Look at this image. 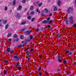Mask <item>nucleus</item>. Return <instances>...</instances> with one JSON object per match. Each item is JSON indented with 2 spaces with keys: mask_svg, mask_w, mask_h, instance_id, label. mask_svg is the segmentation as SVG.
<instances>
[{
  "mask_svg": "<svg viewBox=\"0 0 76 76\" xmlns=\"http://www.w3.org/2000/svg\"><path fill=\"white\" fill-rule=\"evenodd\" d=\"M69 22L71 23V24L72 26L73 25V23H74V20H73V16H70L69 18Z\"/></svg>",
  "mask_w": 76,
  "mask_h": 76,
  "instance_id": "f257e3e1",
  "label": "nucleus"
},
{
  "mask_svg": "<svg viewBox=\"0 0 76 76\" xmlns=\"http://www.w3.org/2000/svg\"><path fill=\"white\" fill-rule=\"evenodd\" d=\"M13 57L14 58H15V61H19V60H20V57H18L17 55L14 56Z\"/></svg>",
  "mask_w": 76,
  "mask_h": 76,
  "instance_id": "f03ea898",
  "label": "nucleus"
},
{
  "mask_svg": "<svg viewBox=\"0 0 76 76\" xmlns=\"http://www.w3.org/2000/svg\"><path fill=\"white\" fill-rule=\"evenodd\" d=\"M70 10H73V7H70L68 8V10H66V12H67L68 14H69L70 13Z\"/></svg>",
  "mask_w": 76,
  "mask_h": 76,
  "instance_id": "7ed1b4c3",
  "label": "nucleus"
},
{
  "mask_svg": "<svg viewBox=\"0 0 76 76\" xmlns=\"http://www.w3.org/2000/svg\"><path fill=\"white\" fill-rule=\"evenodd\" d=\"M65 53L68 55H72V52L71 51H69L68 50H66Z\"/></svg>",
  "mask_w": 76,
  "mask_h": 76,
  "instance_id": "20e7f679",
  "label": "nucleus"
},
{
  "mask_svg": "<svg viewBox=\"0 0 76 76\" xmlns=\"http://www.w3.org/2000/svg\"><path fill=\"white\" fill-rule=\"evenodd\" d=\"M22 6L20 5L18 6V7L17 8V10L18 11H20V10L22 9Z\"/></svg>",
  "mask_w": 76,
  "mask_h": 76,
  "instance_id": "39448f33",
  "label": "nucleus"
},
{
  "mask_svg": "<svg viewBox=\"0 0 76 76\" xmlns=\"http://www.w3.org/2000/svg\"><path fill=\"white\" fill-rule=\"evenodd\" d=\"M42 22L43 24H45L46 23H49V22L46 20H44Z\"/></svg>",
  "mask_w": 76,
  "mask_h": 76,
  "instance_id": "423d86ee",
  "label": "nucleus"
},
{
  "mask_svg": "<svg viewBox=\"0 0 76 76\" xmlns=\"http://www.w3.org/2000/svg\"><path fill=\"white\" fill-rule=\"evenodd\" d=\"M65 21L66 25H68V24H69V20L67 18H66L65 20Z\"/></svg>",
  "mask_w": 76,
  "mask_h": 76,
  "instance_id": "0eeeda50",
  "label": "nucleus"
},
{
  "mask_svg": "<svg viewBox=\"0 0 76 76\" xmlns=\"http://www.w3.org/2000/svg\"><path fill=\"white\" fill-rule=\"evenodd\" d=\"M19 39L18 38H17L16 39H14L12 41L14 42H18V41H19Z\"/></svg>",
  "mask_w": 76,
  "mask_h": 76,
  "instance_id": "6e6552de",
  "label": "nucleus"
},
{
  "mask_svg": "<svg viewBox=\"0 0 76 76\" xmlns=\"http://www.w3.org/2000/svg\"><path fill=\"white\" fill-rule=\"evenodd\" d=\"M16 17V18H18V19H19L20 18V15L19 13H18L17 14Z\"/></svg>",
  "mask_w": 76,
  "mask_h": 76,
  "instance_id": "1a4fd4ad",
  "label": "nucleus"
},
{
  "mask_svg": "<svg viewBox=\"0 0 76 76\" xmlns=\"http://www.w3.org/2000/svg\"><path fill=\"white\" fill-rule=\"evenodd\" d=\"M24 44L23 45L20 44L18 46V48H20L21 47H24Z\"/></svg>",
  "mask_w": 76,
  "mask_h": 76,
  "instance_id": "9d476101",
  "label": "nucleus"
},
{
  "mask_svg": "<svg viewBox=\"0 0 76 76\" xmlns=\"http://www.w3.org/2000/svg\"><path fill=\"white\" fill-rule=\"evenodd\" d=\"M57 4L58 6H61V1H60L58 0Z\"/></svg>",
  "mask_w": 76,
  "mask_h": 76,
  "instance_id": "9b49d317",
  "label": "nucleus"
},
{
  "mask_svg": "<svg viewBox=\"0 0 76 76\" xmlns=\"http://www.w3.org/2000/svg\"><path fill=\"white\" fill-rule=\"evenodd\" d=\"M30 9L31 10H33L34 9V6H31L30 8Z\"/></svg>",
  "mask_w": 76,
  "mask_h": 76,
  "instance_id": "f8f14e48",
  "label": "nucleus"
},
{
  "mask_svg": "<svg viewBox=\"0 0 76 76\" xmlns=\"http://www.w3.org/2000/svg\"><path fill=\"white\" fill-rule=\"evenodd\" d=\"M26 33L27 35H29V34H31V31H26Z\"/></svg>",
  "mask_w": 76,
  "mask_h": 76,
  "instance_id": "ddd939ff",
  "label": "nucleus"
},
{
  "mask_svg": "<svg viewBox=\"0 0 76 76\" xmlns=\"http://www.w3.org/2000/svg\"><path fill=\"white\" fill-rule=\"evenodd\" d=\"M54 11H57L58 10V8H57V7H54L53 9Z\"/></svg>",
  "mask_w": 76,
  "mask_h": 76,
  "instance_id": "4468645a",
  "label": "nucleus"
},
{
  "mask_svg": "<svg viewBox=\"0 0 76 76\" xmlns=\"http://www.w3.org/2000/svg\"><path fill=\"white\" fill-rule=\"evenodd\" d=\"M35 12L34 11H31L30 13L31 15H35Z\"/></svg>",
  "mask_w": 76,
  "mask_h": 76,
  "instance_id": "2eb2a0df",
  "label": "nucleus"
},
{
  "mask_svg": "<svg viewBox=\"0 0 76 76\" xmlns=\"http://www.w3.org/2000/svg\"><path fill=\"white\" fill-rule=\"evenodd\" d=\"M57 38L58 39H60V35L59 33L58 34H57Z\"/></svg>",
  "mask_w": 76,
  "mask_h": 76,
  "instance_id": "dca6fc26",
  "label": "nucleus"
},
{
  "mask_svg": "<svg viewBox=\"0 0 76 76\" xmlns=\"http://www.w3.org/2000/svg\"><path fill=\"white\" fill-rule=\"evenodd\" d=\"M12 3L14 6H15L16 4V0H14Z\"/></svg>",
  "mask_w": 76,
  "mask_h": 76,
  "instance_id": "f3484780",
  "label": "nucleus"
},
{
  "mask_svg": "<svg viewBox=\"0 0 76 76\" xmlns=\"http://www.w3.org/2000/svg\"><path fill=\"white\" fill-rule=\"evenodd\" d=\"M7 70H5L4 71V75H6V74H7Z\"/></svg>",
  "mask_w": 76,
  "mask_h": 76,
  "instance_id": "a211bd4d",
  "label": "nucleus"
},
{
  "mask_svg": "<svg viewBox=\"0 0 76 76\" xmlns=\"http://www.w3.org/2000/svg\"><path fill=\"white\" fill-rule=\"evenodd\" d=\"M41 15L43 17H45V14H44V12H42Z\"/></svg>",
  "mask_w": 76,
  "mask_h": 76,
  "instance_id": "6ab92c4d",
  "label": "nucleus"
},
{
  "mask_svg": "<svg viewBox=\"0 0 76 76\" xmlns=\"http://www.w3.org/2000/svg\"><path fill=\"white\" fill-rule=\"evenodd\" d=\"M10 51V48H8L7 49V51L8 53H9V51Z\"/></svg>",
  "mask_w": 76,
  "mask_h": 76,
  "instance_id": "aec40b11",
  "label": "nucleus"
},
{
  "mask_svg": "<svg viewBox=\"0 0 76 76\" xmlns=\"http://www.w3.org/2000/svg\"><path fill=\"white\" fill-rule=\"evenodd\" d=\"M13 38H18V35L16 34H15L13 37Z\"/></svg>",
  "mask_w": 76,
  "mask_h": 76,
  "instance_id": "412c9836",
  "label": "nucleus"
},
{
  "mask_svg": "<svg viewBox=\"0 0 76 76\" xmlns=\"http://www.w3.org/2000/svg\"><path fill=\"white\" fill-rule=\"evenodd\" d=\"M9 26V24H7L5 26V29H7L8 28V27Z\"/></svg>",
  "mask_w": 76,
  "mask_h": 76,
  "instance_id": "4be33fe9",
  "label": "nucleus"
},
{
  "mask_svg": "<svg viewBox=\"0 0 76 76\" xmlns=\"http://www.w3.org/2000/svg\"><path fill=\"white\" fill-rule=\"evenodd\" d=\"M12 36V34L11 33H10V34H8L7 36V38H9L10 37Z\"/></svg>",
  "mask_w": 76,
  "mask_h": 76,
  "instance_id": "5701e85b",
  "label": "nucleus"
},
{
  "mask_svg": "<svg viewBox=\"0 0 76 76\" xmlns=\"http://www.w3.org/2000/svg\"><path fill=\"white\" fill-rule=\"evenodd\" d=\"M26 54H27V56H29V55H30V54H31V52H29L27 53H26Z\"/></svg>",
  "mask_w": 76,
  "mask_h": 76,
  "instance_id": "b1692460",
  "label": "nucleus"
},
{
  "mask_svg": "<svg viewBox=\"0 0 76 76\" xmlns=\"http://www.w3.org/2000/svg\"><path fill=\"white\" fill-rule=\"evenodd\" d=\"M26 0H23L21 2L22 3L24 4L25 3V2H26Z\"/></svg>",
  "mask_w": 76,
  "mask_h": 76,
  "instance_id": "393cba45",
  "label": "nucleus"
},
{
  "mask_svg": "<svg viewBox=\"0 0 76 76\" xmlns=\"http://www.w3.org/2000/svg\"><path fill=\"white\" fill-rule=\"evenodd\" d=\"M58 62H60V63H61L63 61V60H61L60 59H58Z\"/></svg>",
  "mask_w": 76,
  "mask_h": 76,
  "instance_id": "a878e982",
  "label": "nucleus"
},
{
  "mask_svg": "<svg viewBox=\"0 0 76 76\" xmlns=\"http://www.w3.org/2000/svg\"><path fill=\"white\" fill-rule=\"evenodd\" d=\"M26 23V21H25L24 22L22 23H21V25H25Z\"/></svg>",
  "mask_w": 76,
  "mask_h": 76,
  "instance_id": "bb28decb",
  "label": "nucleus"
},
{
  "mask_svg": "<svg viewBox=\"0 0 76 76\" xmlns=\"http://www.w3.org/2000/svg\"><path fill=\"white\" fill-rule=\"evenodd\" d=\"M20 38L21 39H23V36L22 35H21L20 36Z\"/></svg>",
  "mask_w": 76,
  "mask_h": 76,
  "instance_id": "cd10ccee",
  "label": "nucleus"
},
{
  "mask_svg": "<svg viewBox=\"0 0 76 76\" xmlns=\"http://www.w3.org/2000/svg\"><path fill=\"white\" fill-rule=\"evenodd\" d=\"M58 60L59 59H60L61 58V56L60 55H59L58 56Z\"/></svg>",
  "mask_w": 76,
  "mask_h": 76,
  "instance_id": "c85d7f7f",
  "label": "nucleus"
},
{
  "mask_svg": "<svg viewBox=\"0 0 76 76\" xmlns=\"http://www.w3.org/2000/svg\"><path fill=\"white\" fill-rule=\"evenodd\" d=\"M14 53V50H11V53H10V54H13Z\"/></svg>",
  "mask_w": 76,
  "mask_h": 76,
  "instance_id": "c756f323",
  "label": "nucleus"
},
{
  "mask_svg": "<svg viewBox=\"0 0 76 76\" xmlns=\"http://www.w3.org/2000/svg\"><path fill=\"white\" fill-rule=\"evenodd\" d=\"M26 28H23L22 29V31H25V30L26 29Z\"/></svg>",
  "mask_w": 76,
  "mask_h": 76,
  "instance_id": "7c9ffc66",
  "label": "nucleus"
},
{
  "mask_svg": "<svg viewBox=\"0 0 76 76\" xmlns=\"http://www.w3.org/2000/svg\"><path fill=\"white\" fill-rule=\"evenodd\" d=\"M35 18H33L31 20V22H33V21H34L35 20Z\"/></svg>",
  "mask_w": 76,
  "mask_h": 76,
  "instance_id": "2f4dec72",
  "label": "nucleus"
},
{
  "mask_svg": "<svg viewBox=\"0 0 76 76\" xmlns=\"http://www.w3.org/2000/svg\"><path fill=\"white\" fill-rule=\"evenodd\" d=\"M3 22L4 24L5 23H6V22H7V20H3Z\"/></svg>",
  "mask_w": 76,
  "mask_h": 76,
  "instance_id": "473e14b6",
  "label": "nucleus"
},
{
  "mask_svg": "<svg viewBox=\"0 0 76 76\" xmlns=\"http://www.w3.org/2000/svg\"><path fill=\"white\" fill-rule=\"evenodd\" d=\"M30 39H33V36L32 35H31L30 36Z\"/></svg>",
  "mask_w": 76,
  "mask_h": 76,
  "instance_id": "72a5a7b5",
  "label": "nucleus"
},
{
  "mask_svg": "<svg viewBox=\"0 0 76 76\" xmlns=\"http://www.w3.org/2000/svg\"><path fill=\"white\" fill-rule=\"evenodd\" d=\"M28 19L29 20H30V19H31V17L30 16H28Z\"/></svg>",
  "mask_w": 76,
  "mask_h": 76,
  "instance_id": "f704fd0d",
  "label": "nucleus"
},
{
  "mask_svg": "<svg viewBox=\"0 0 76 76\" xmlns=\"http://www.w3.org/2000/svg\"><path fill=\"white\" fill-rule=\"evenodd\" d=\"M45 10L46 13H48V9H45Z\"/></svg>",
  "mask_w": 76,
  "mask_h": 76,
  "instance_id": "c9c22d12",
  "label": "nucleus"
},
{
  "mask_svg": "<svg viewBox=\"0 0 76 76\" xmlns=\"http://www.w3.org/2000/svg\"><path fill=\"white\" fill-rule=\"evenodd\" d=\"M21 68H22L21 67H18V70H21Z\"/></svg>",
  "mask_w": 76,
  "mask_h": 76,
  "instance_id": "e433bc0d",
  "label": "nucleus"
},
{
  "mask_svg": "<svg viewBox=\"0 0 76 76\" xmlns=\"http://www.w3.org/2000/svg\"><path fill=\"white\" fill-rule=\"evenodd\" d=\"M50 23H52V22H53V20H50L49 21H48Z\"/></svg>",
  "mask_w": 76,
  "mask_h": 76,
  "instance_id": "4c0bfd02",
  "label": "nucleus"
},
{
  "mask_svg": "<svg viewBox=\"0 0 76 76\" xmlns=\"http://www.w3.org/2000/svg\"><path fill=\"white\" fill-rule=\"evenodd\" d=\"M7 7H5V11H7Z\"/></svg>",
  "mask_w": 76,
  "mask_h": 76,
  "instance_id": "58836bf2",
  "label": "nucleus"
},
{
  "mask_svg": "<svg viewBox=\"0 0 76 76\" xmlns=\"http://www.w3.org/2000/svg\"><path fill=\"white\" fill-rule=\"evenodd\" d=\"M41 29L42 31H44V30H45V28H44L42 27Z\"/></svg>",
  "mask_w": 76,
  "mask_h": 76,
  "instance_id": "ea45409f",
  "label": "nucleus"
},
{
  "mask_svg": "<svg viewBox=\"0 0 76 76\" xmlns=\"http://www.w3.org/2000/svg\"><path fill=\"white\" fill-rule=\"evenodd\" d=\"M19 64H20L19 63H17V65H16V67H18L19 66Z\"/></svg>",
  "mask_w": 76,
  "mask_h": 76,
  "instance_id": "a19ab883",
  "label": "nucleus"
},
{
  "mask_svg": "<svg viewBox=\"0 0 76 76\" xmlns=\"http://www.w3.org/2000/svg\"><path fill=\"white\" fill-rule=\"evenodd\" d=\"M7 60H8L7 59L5 60V61H4V63H7Z\"/></svg>",
  "mask_w": 76,
  "mask_h": 76,
  "instance_id": "79ce46f5",
  "label": "nucleus"
},
{
  "mask_svg": "<svg viewBox=\"0 0 76 76\" xmlns=\"http://www.w3.org/2000/svg\"><path fill=\"white\" fill-rule=\"evenodd\" d=\"M39 76H42V72H39Z\"/></svg>",
  "mask_w": 76,
  "mask_h": 76,
  "instance_id": "37998d69",
  "label": "nucleus"
},
{
  "mask_svg": "<svg viewBox=\"0 0 76 76\" xmlns=\"http://www.w3.org/2000/svg\"><path fill=\"white\" fill-rule=\"evenodd\" d=\"M12 40V39L11 38H9L8 39V41H11Z\"/></svg>",
  "mask_w": 76,
  "mask_h": 76,
  "instance_id": "c03bdc74",
  "label": "nucleus"
},
{
  "mask_svg": "<svg viewBox=\"0 0 76 76\" xmlns=\"http://www.w3.org/2000/svg\"><path fill=\"white\" fill-rule=\"evenodd\" d=\"M42 5V3H40L38 4L39 6H41Z\"/></svg>",
  "mask_w": 76,
  "mask_h": 76,
  "instance_id": "a18cd8bd",
  "label": "nucleus"
},
{
  "mask_svg": "<svg viewBox=\"0 0 76 76\" xmlns=\"http://www.w3.org/2000/svg\"><path fill=\"white\" fill-rule=\"evenodd\" d=\"M41 70V67H40L39 68L38 71H40Z\"/></svg>",
  "mask_w": 76,
  "mask_h": 76,
  "instance_id": "49530a36",
  "label": "nucleus"
},
{
  "mask_svg": "<svg viewBox=\"0 0 76 76\" xmlns=\"http://www.w3.org/2000/svg\"><path fill=\"white\" fill-rule=\"evenodd\" d=\"M29 48H28L27 49H26V50H25L24 51H27V50H28V49H29Z\"/></svg>",
  "mask_w": 76,
  "mask_h": 76,
  "instance_id": "de8ad7c7",
  "label": "nucleus"
},
{
  "mask_svg": "<svg viewBox=\"0 0 76 76\" xmlns=\"http://www.w3.org/2000/svg\"><path fill=\"white\" fill-rule=\"evenodd\" d=\"M50 17H48L47 19V20L48 21V20H50Z\"/></svg>",
  "mask_w": 76,
  "mask_h": 76,
  "instance_id": "09e8293b",
  "label": "nucleus"
},
{
  "mask_svg": "<svg viewBox=\"0 0 76 76\" xmlns=\"http://www.w3.org/2000/svg\"><path fill=\"white\" fill-rule=\"evenodd\" d=\"M48 28H51V26H50V25H48Z\"/></svg>",
  "mask_w": 76,
  "mask_h": 76,
  "instance_id": "8fccbe9b",
  "label": "nucleus"
},
{
  "mask_svg": "<svg viewBox=\"0 0 76 76\" xmlns=\"http://www.w3.org/2000/svg\"><path fill=\"white\" fill-rule=\"evenodd\" d=\"M64 63H65V64L66 63V59L64 60Z\"/></svg>",
  "mask_w": 76,
  "mask_h": 76,
  "instance_id": "3c124183",
  "label": "nucleus"
},
{
  "mask_svg": "<svg viewBox=\"0 0 76 76\" xmlns=\"http://www.w3.org/2000/svg\"><path fill=\"white\" fill-rule=\"evenodd\" d=\"M26 41H27V42H30V40L29 39H28V40H26Z\"/></svg>",
  "mask_w": 76,
  "mask_h": 76,
  "instance_id": "603ef678",
  "label": "nucleus"
},
{
  "mask_svg": "<svg viewBox=\"0 0 76 76\" xmlns=\"http://www.w3.org/2000/svg\"><path fill=\"white\" fill-rule=\"evenodd\" d=\"M74 28H75V27H76V23L74 25Z\"/></svg>",
  "mask_w": 76,
  "mask_h": 76,
  "instance_id": "864d4df0",
  "label": "nucleus"
},
{
  "mask_svg": "<svg viewBox=\"0 0 76 76\" xmlns=\"http://www.w3.org/2000/svg\"><path fill=\"white\" fill-rule=\"evenodd\" d=\"M26 10H27V8H25V9L24 12H26Z\"/></svg>",
  "mask_w": 76,
  "mask_h": 76,
  "instance_id": "5fc2aeb1",
  "label": "nucleus"
},
{
  "mask_svg": "<svg viewBox=\"0 0 76 76\" xmlns=\"http://www.w3.org/2000/svg\"><path fill=\"white\" fill-rule=\"evenodd\" d=\"M27 41H26V40H25V43L26 44H27L28 43H27Z\"/></svg>",
  "mask_w": 76,
  "mask_h": 76,
  "instance_id": "6e6d98bb",
  "label": "nucleus"
},
{
  "mask_svg": "<svg viewBox=\"0 0 76 76\" xmlns=\"http://www.w3.org/2000/svg\"><path fill=\"white\" fill-rule=\"evenodd\" d=\"M39 57L41 58H42V56H41V55H39Z\"/></svg>",
  "mask_w": 76,
  "mask_h": 76,
  "instance_id": "4d7b16f0",
  "label": "nucleus"
},
{
  "mask_svg": "<svg viewBox=\"0 0 76 76\" xmlns=\"http://www.w3.org/2000/svg\"><path fill=\"white\" fill-rule=\"evenodd\" d=\"M37 12H39V10L38 9H37Z\"/></svg>",
  "mask_w": 76,
  "mask_h": 76,
  "instance_id": "13d9d810",
  "label": "nucleus"
},
{
  "mask_svg": "<svg viewBox=\"0 0 76 76\" xmlns=\"http://www.w3.org/2000/svg\"><path fill=\"white\" fill-rule=\"evenodd\" d=\"M34 50V48L32 49L31 50H30V52H31V51H33V50Z\"/></svg>",
  "mask_w": 76,
  "mask_h": 76,
  "instance_id": "bf43d9fd",
  "label": "nucleus"
},
{
  "mask_svg": "<svg viewBox=\"0 0 76 76\" xmlns=\"http://www.w3.org/2000/svg\"><path fill=\"white\" fill-rule=\"evenodd\" d=\"M37 32H38L39 31V29H38V28H37Z\"/></svg>",
  "mask_w": 76,
  "mask_h": 76,
  "instance_id": "052dcab7",
  "label": "nucleus"
},
{
  "mask_svg": "<svg viewBox=\"0 0 76 76\" xmlns=\"http://www.w3.org/2000/svg\"><path fill=\"white\" fill-rule=\"evenodd\" d=\"M12 10H10V13H11V12H12Z\"/></svg>",
  "mask_w": 76,
  "mask_h": 76,
  "instance_id": "680f3d73",
  "label": "nucleus"
},
{
  "mask_svg": "<svg viewBox=\"0 0 76 76\" xmlns=\"http://www.w3.org/2000/svg\"><path fill=\"white\" fill-rule=\"evenodd\" d=\"M36 3H37V4H38V3H39V1H37V2H36Z\"/></svg>",
  "mask_w": 76,
  "mask_h": 76,
  "instance_id": "e2e57ef3",
  "label": "nucleus"
},
{
  "mask_svg": "<svg viewBox=\"0 0 76 76\" xmlns=\"http://www.w3.org/2000/svg\"><path fill=\"white\" fill-rule=\"evenodd\" d=\"M33 4H34V6H35V5H36L35 3H34Z\"/></svg>",
  "mask_w": 76,
  "mask_h": 76,
  "instance_id": "0e129e2a",
  "label": "nucleus"
},
{
  "mask_svg": "<svg viewBox=\"0 0 76 76\" xmlns=\"http://www.w3.org/2000/svg\"><path fill=\"white\" fill-rule=\"evenodd\" d=\"M30 58H29L28 59V61H30Z\"/></svg>",
  "mask_w": 76,
  "mask_h": 76,
  "instance_id": "69168bd1",
  "label": "nucleus"
},
{
  "mask_svg": "<svg viewBox=\"0 0 76 76\" xmlns=\"http://www.w3.org/2000/svg\"><path fill=\"white\" fill-rule=\"evenodd\" d=\"M23 42H24V41H22V42H21V44H23Z\"/></svg>",
  "mask_w": 76,
  "mask_h": 76,
  "instance_id": "338daca9",
  "label": "nucleus"
},
{
  "mask_svg": "<svg viewBox=\"0 0 76 76\" xmlns=\"http://www.w3.org/2000/svg\"><path fill=\"white\" fill-rule=\"evenodd\" d=\"M47 63H49V61L48 60L47 61Z\"/></svg>",
  "mask_w": 76,
  "mask_h": 76,
  "instance_id": "774afa93",
  "label": "nucleus"
}]
</instances>
